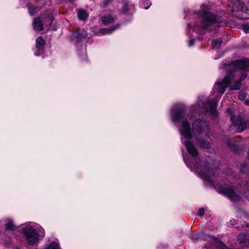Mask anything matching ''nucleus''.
Instances as JSON below:
<instances>
[{"instance_id": "1", "label": "nucleus", "mask_w": 249, "mask_h": 249, "mask_svg": "<svg viewBox=\"0 0 249 249\" xmlns=\"http://www.w3.org/2000/svg\"><path fill=\"white\" fill-rule=\"evenodd\" d=\"M229 71L227 73L225 77L223 79H218L214 85L213 89V93L216 94V97L212 100H206L204 102L199 101L197 104L192 107L193 111L197 113H203L204 112L210 113L213 117L216 116L217 102L225 92L226 89L229 88L230 90L239 89L242 85V81L247 77L246 73L242 74L240 78L234 81L233 72L238 70H244L248 71L249 70V61L247 59H241L231 62L230 65Z\"/></svg>"}, {"instance_id": "2", "label": "nucleus", "mask_w": 249, "mask_h": 249, "mask_svg": "<svg viewBox=\"0 0 249 249\" xmlns=\"http://www.w3.org/2000/svg\"><path fill=\"white\" fill-rule=\"evenodd\" d=\"M178 129L181 135V142L185 144L187 152L192 157L195 158L197 155L196 149L190 141L193 137V134L197 137V144L204 148H209L210 142L207 140L199 138V135L202 137L203 133H204L205 137L208 138L209 126L205 121H202L199 119H197L193 123L191 130L190 123L186 120H184L178 126Z\"/></svg>"}, {"instance_id": "3", "label": "nucleus", "mask_w": 249, "mask_h": 249, "mask_svg": "<svg viewBox=\"0 0 249 249\" xmlns=\"http://www.w3.org/2000/svg\"><path fill=\"white\" fill-rule=\"evenodd\" d=\"M213 162L212 159L210 157H208L205 161L199 163L197 162L196 164H192L189 160L185 161L186 164L191 169L195 170L201 178L213 185L216 184L219 179L230 181L234 177L233 173L231 169H229L226 173H221L219 178L218 175L220 173V171L219 169H213L212 167Z\"/></svg>"}, {"instance_id": "4", "label": "nucleus", "mask_w": 249, "mask_h": 249, "mask_svg": "<svg viewBox=\"0 0 249 249\" xmlns=\"http://www.w3.org/2000/svg\"><path fill=\"white\" fill-rule=\"evenodd\" d=\"M219 192L222 193L231 201L240 202L246 199L249 201V183L247 182L242 186L240 184L230 186L225 183L221 184L218 187Z\"/></svg>"}, {"instance_id": "5", "label": "nucleus", "mask_w": 249, "mask_h": 249, "mask_svg": "<svg viewBox=\"0 0 249 249\" xmlns=\"http://www.w3.org/2000/svg\"><path fill=\"white\" fill-rule=\"evenodd\" d=\"M199 19L195 23L193 31L199 34H202L207 27L216 23L222 25L221 19L213 15L211 12L206 10L200 11L198 12Z\"/></svg>"}, {"instance_id": "6", "label": "nucleus", "mask_w": 249, "mask_h": 249, "mask_svg": "<svg viewBox=\"0 0 249 249\" xmlns=\"http://www.w3.org/2000/svg\"><path fill=\"white\" fill-rule=\"evenodd\" d=\"M22 232L28 243L33 245L36 242L39 236L45 235L44 229L39 226L28 224L22 229Z\"/></svg>"}, {"instance_id": "7", "label": "nucleus", "mask_w": 249, "mask_h": 249, "mask_svg": "<svg viewBox=\"0 0 249 249\" xmlns=\"http://www.w3.org/2000/svg\"><path fill=\"white\" fill-rule=\"evenodd\" d=\"M185 114V109L183 108H180L175 111L174 112L172 110L171 111L170 116L172 122L177 124L179 122L180 120L184 117Z\"/></svg>"}, {"instance_id": "8", "label": "nucleus", "mask_w": 249, "mask_h": 249, "mask_svg": "<svg viewBox=\"0 0 249 249\" xmlns=\"http://www.w3.org/2000/svg\"><path fill=\"white\" fill-rule=\"evenodd\" d=\"M231 120L232 122V125L231 126V129H233V127H235L238 124H239L237 129L238 132H242L243 130H244L246 129V128L247 127V124L244 123H241V120L239 119L238 118L236 119L235 117L231 115Z\"/></svg>"}, {"instance_id": "9", "label": "nucleus", "mask_w": 249, "mask_h": 249, "mask_svg": "<svg viewBox=\"0 0 249 249\" xmlns=\"http://www.w3.org/2000/svg\"><path fill=\"white\" fill-rule=\"evenodd\" d=\"M88 36L87 31L84 29H79L74 32L71 36V40L76 42H80L82 39L86 38Z\"/></svg>"}, {"instance_id": "10", "label": "nucleus", "mask_w": 249, "mask_h": 249, "mask_svg": "<svg viewBox=\"0 0 249 249\" xmlns=\"http://www.w3.org/2000/svg\"><path fill=\"white\" fill-rule=\"evenodd\" d=\"M245 4L243 2L239 1L234 5L233 8V12L236 11V13L234 14V15L238 18H245L242 15H241V13L242 12H245L246 8L245 7Z\"/></svg>"}, {"instance_id": "11", "label": "nucleus", "mask_w": 249, "mask_h": 249, "mask_svg": "<svg viewBox=\"0 0 249 249\" xmlns=\"http://www.w3.org/2000/svg\"><path fill=\"white\" fill-rule=\"evenodd\" d=\"M239 240H240V245L242 247H247L249 245V234H240L239 235Z\"/></svg>"}, {"instance_id": "12", "label": "nucleus", "mask_w": 249, "mask_h": 249, "mask_svg": "<svg viewBox=\"0 0 249 249\" xmlns=\"http://www.w3.org/2000/svg\"><path fill=\"white\" fill-rule=\"evenodd\" d=\"M33 26L34 29L37 31H40L43 29V24L39 18H35L34 19Z\"/></svg>"}, {"instance_id": "13", "label": "nucleus", "mask_w": 249, "mask_h": 249, "mask_svg": "<svg viewBox=\"0 0 249 249\" xmlns=\"http://www.w3.org/2000/svg\"><path fill=\"white\" fill-rule=\"evenodd\" d=\"M101 20L104 25H107L113 22L114 18L108 14L103 16L101 18Z\"/></svg>"}, {"instance_id": "14", "label": "nucleus", "mask_w": 249, "mask_h": 249, "mask_svg": "<svg viewBox=\"0 0 249 249\" xmlns=\"http://www.w3.org/2000/svg\"><path fill=\"white\" fill-rule=\"evenodd\" d=\"M36 48L38 51H40L43 49L45 46V41L42 37H38L36 39Z\"/></svg>"}, {"instance_id": "15", "label": "nucleus", "mask_w": 249, "mask_h": 249, "mask_svg": "<svg viewBox=\"0 0 249 249\" xmlns=\"http://www.w3.org/2000/svg\"><path fill=\"white\" fill-rule=\"evenodd\" d=\"M77 13L78 17L80 20H85L88 17V14L87 11L82 9H78Z\"/></svg>"}, {"instance_id": "16", "label": "nucleus", "mask_w": 249, "mask_h": 249, "mask_svg": "<svg viewBox=\"0 0 249 249\" xmlns=\"http://www.w3.org/2000/svg\"><path fill=\"white\" fill-rule=\"evenodd\" d=\"M119 25H116L115 27L108 28H102L100 30V33L102 35H107L111 33L116 29Z\"/></svg>"}, {"instance_id": "17", "label": "nucleus", "mask_w": 249, "mask_h": 249, "mask_svg": "<svg viewBox=\"0 0 249 249\" xmlns=\"http://www.w3.org/2000/svg\"><path fill=\"white\" fill-rule=\"evenodd\" d=\"M223 41L221 38L214 40L212 43V48L213 49H218L220 47Z\"/></svg>"}, {"instance_id": "18", "label": "nucleus", "mask_w": 249, "mask_h": 249, "mask_svg": "<svg viewBox=\"0 0 249 249\" xmlns=\"http://www.w3.org/2000/svg\"><path fill=\"white\" fill-rule=\"evenodd\" d=\"M240 171L243 174H247L249 172V166L246 163H243L239 167Z\"/></svg>"}, {"instance_id": "19", "label": "nucleus", "mask_w": 249, "mask_h": 249, "mask_svg": "<svg viewBox=\"0 0 249 249\" xmlns=\"http://www.w3.org/2000/svg\"><path fill=\"white\" fill-rule=\"evenodd\" d=\"M40 10L38 7H35L34 6H30L28 7L29 14L33 16L37 13Z\"/></svg>"}, {"instance_id": "20", "label": "nucleus", "mask_w": 249, "mask_h": 249, "mask_svg": "<svg viewBox=\"0 0 249 249\" xmlns=\"http://www.w3.org/2000/svg\"><path fill=\"white\" fill-rule=\"evenodd\" d=\"M15 228V226L13 224L12 221H9L5 224V229L7 230H13Z\"/></svg>"}, {"instance_id": "21", "label": "nucleus", "mask_w": 249, "mask_h": 249, "mask_svg": "<svg viewBox=\"0 0 249 249\" xmlns=\"http://www.w3.org/2000/svg\"><path fill=\"white\" fill-rule=\"evenodd\" d=\"M246 97V94L244 92H240L239 94V96H238L239 99L241 100H244L245 99Z\"/></svg>"}, {"instance_id": "22", "label": "nucleus", "mask_w": 249, "mask_h": 249, "mask_svg": "<svg viewBox=\"0 0 249 249\" xmlns=\"http://www.w3.org/2000/svg\"><path fill=\"white\" fill-rule=\"evenodd\" d=\"M243 29L244 31L247 33L249 31V25L248 24H246L243 25Z\"/></svg>"}, {"instance_id": "23", "label": "nucleus", "mask_w": 249, "mask_h": 249, "mask_svg": "<svg viewBox=\"0 0 249 249\" xmlns=\"http://www.w3.org/2000/svg\"><path fill=\"white\" fill-rule=\"evenodd\" d=\"M204 209L203 208H201L199 209L198 212L197 213V215L198 216H202L204 214Z\"/></svg>"}, {"instance_id": "24", "label": "nucleus", "mask_w": 249, "mask_h": 249, "mask_svg": "<svg viewBox=\"0 0 249 249\" xmlns=\"http://www.w3.org/2000/svg\"><path fill=\"white\" fill-rule=\"evenodd\" d=\"M112 0H104L103 1V5L106 6L109 3H110Z\"/></svg>"}, {"instance_id": "25", "label": "nucleus", "mask_w": 249, "mask_h": 249, "mask_svg": "<svg viewBox=\"0 0 249 249\" xmlns=\"http://www.w3.org/2000/svg\"><path fill=\"white\" fill-rule=\"evenodd\" d=\"M195 41V39H191V40H190L188 42V45L189 46H192L193 45V44H194V42Z\"/></svg>"}, {"instance_id": "26", "label": "nucleus", "mask_w": 249, "mask_h": 249, "mask_svg": "<svg viewBox=\"0 0 249 249\" xmlns=\"http://www.w3.org/2000/svg\"><path fill=\"white\" fill-rule=\"evenodd\" d=\"M128 11V5L126 4H125L124 5V8H123V11L124 12H126Z\"/></svg>"}, {"instance_id": "27", "label": "nucleus", "mask_w": 249, "mask_h": 249, "mask_svg": "<svg viewBox=\"0 0 249 249\" xmlns=\"http://www.w3.org/2000/svg\"><path fill=\"white\" fill-rule=\"evenodd\" d=\"M222 247L221 248V249H230L229 248L226 247L225 245H223V244H222Z\"/></svg>"}, {"instance_id": "28", "label": "nucleus", "mask_w": 249, "mask_h": 249, "mask_svg": "<svg viewBox=\"0 0 249 249\" xmlns=\"http://www.w3.org/2000/svg\"><path fill=\"white\" fill-rule=\"evenodd\" d=\"M245 104L249 106V99H247L245 101Z\"/></svg>"}, {"instance_id": "29", "label": "nucleus", "mask_w": 249, "mask_h": 249, "mask_svg": "<svg viewBox=\"0 0 249 249\" xmlns=\"http://www.w3.org/2000/svg\"><path fill=\"white\" fill-rule=\"evenodd\" d=\"M35 55L38 56H39L40 55V54L38 53H35Z\"/></svg>"}, {"instance_id": "30", "label": "nucleus", "mask_w": 249, "mask_h": 249, "mask_svg": "<svg viewBox=\"0 0 249 249\" xmlns=\"http://www.w3.org/2000/svg\"><path fill=\"white\" fill-rule=\"evenodd\" d=\"M227 111L228 112H231V110L230 109H227Z\"/></svg>"}, {"instance_id": "31", "label": "nucleus", "mask_w": 249, "mask_h": 249, "mask_svg": "<svg viewBox=\"0 0 249 249\" xmlns=\"http://www.w3.org/2000/svg\"><path fill=\"white\" fill-rule=\"evenodd\" d=\"M219 57H220V56L215 57L214 58V59H216L219 58Z\"/></svg>"}, {"instance_id": "32", "label": "nucleus", "mask_w": 249, "mask_h": 249, "mask_svg": "<svg viewBox=\"0 0 249 249\" xmlns=\"http://www.w3.org/2000/svg\"><path fill=\"white\" fill-rule=\"evenodd\" d=\"M246 226H247V227L248 228H249V224H247L246 225Z\"/></svg>"}, {"instance_id": "33", "label": "nucleus", "mask_w": 249, "mask_h": 249, "mask_svg": "<svg viewBox=\"0 0 249 249\" xmlns=\"http://www.w3.org/2000/svg\"><path fill=\"white\" fill-rule=\"evenodd\" d=\"M149 6H147V7H145L144 8H145V9H148V8H149Z\"/></svg>"}, {"instance_id": "34", "label": "nucleus", "mask_w": 249, "mask_h": 249, "mask_svg": "<svg viewBox=\"0 0 249 249\" xmlns=\"http://www.w3.org/2000/svg\"><path fill=\"white\" fill-rule=\"evenodd\" d=\"M196 235V233H194V234H193V236H195V235Z\"/></svg>"}]
</instances>
